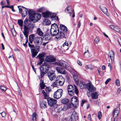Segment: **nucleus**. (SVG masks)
I'll return each mask as SVG.
<instances>
[{"mask_svg":"<svg viewBox=\"0 0 121 121\" xmlns=\"http://www.w3.org/2000/svg\"><path fill=\"white\" fill-rule=\"evenodd\" d=\"M69 45L68 44V43L67 41H65L64 43L63 44V46L64 47L65 46H68Z\"/></svg>","mask_w":121,"mask_h":121,"instance_id":"nucleus-56","label":"nucleus"},{"mask_svg":"<svg viewBox=\"0 0 121 121\" xmlns=\"http://www.w3.org/2000/svg\"><path fill=\"white\" fill-rule=\"evenodd\" d=\"M58 85V83L56 80L54 82L52 85V86L53 87H57Z\"/></svg>","mask_w":121,"mask_h":121,"instance_id":"nucleus-39","label":"nucleus"},{"mask_svg":"<svg viewBox=\"0 0 121 121\" xmlns=\"http://www.w3.org/2000/svg\"><path fill=\"white\" fill-rule=\"evenodd\" d=\"M44 96V98L45 99H47L48 98V95L46 93L45 94H43Z\"/></svg>","mask_w":121,"mask_h":121,"instance_id":"nucleus-55","label":"nucleus"},{"mask_svg":"<svg viewBox=\"0 0 121 121\" xmlns=\"http://www.w3.org/2000/svg\"><path fill=\"white\" fill-rule=\"evenodd\" d=\"M50 31V34L52 36H54L57 35L59 32V30L56 24L54 23L51 25Z\"/></svg>","mask_w":121,"mask_h":121,"instance_id":"nucleus-5","label":"nucleus"},{"mask_svg":"<svg viewBox=\"0 0 121 121\" xmlns=\"http://www.w3.org/2000/svg\"><path fill=\"white\" fill-rule=\"evenodd\" d=\"M91 95L92 99H95L98 98V95L97 92H96L92 93Z\"/></svg>","mask_w":121,"mask_h":121,"instance_id":"nucleus-29","label":"nucleus"},{"mask_svg":"<svg viewBox=\"0 0 121 121\" xmlns=\"http://www.w3.org/2000/svg\"><path fill=\"white\" fill-rule=\"evenodd\" d=\"M30 42L28 43V46L30 48H35V47L34 45H32L30 44Z\"/></svg>","mask_w":121,"mask_h":121,"instance_id":"nucleus-48","label":"nucleus"},{"mask_svg":"<svg viewBox=\"0 0 121 121\" xmlns=\"http://www.w3.org/2000/svg\"><path fill=\"white\" fill-rule=\"evenodd\" d=\"M34 28V26L32 24H29L28 25L24 26L23 31L22 32L25 36L26 39L25 43L26 44H27L28 42V37L29 32L30 31L32 32Z\"/></svg>","mask_w":121,"mask_h":121,"instance_id":"nucleus-1","label":"nucleus"},{"mask_svg":"<svg viewBox=\"0 0 121 121\" xmlns=\"http://www.w3.org/2000/svg\"><path fill=\"white\" fill-rule=\"evenodd\" d=\"M56 14L55 13H53L52 15L51 16V18L53 20H57L58 19V17L56 16Z\"/></svg>","mask_w":121,"mask_h":121,"instance_id":"nucleus-33","label":"nucleus"},{"mask_svg":"<svg viewBox=\"0 0 121 121\" xmlns=\"http://www.w3.org/2000/svg\"><path fill=\"white\" fill-rule=\"evenodd\" d=\"M47 74L48 77L49 78L50 76L53 75H55V74L54 73V71L51 70L48 72Z\"/></svg>","mask_w":121,"mask_h":121,"instance_id":"nucleus-34","label":"nucleus"},{"mask_svg":"<svg viewBox=\"0 0 121 121\" xmlns=\"http://www.w3.org/2000/svg\"><path fill=\"white\" fill-rule=\"evenodd\" d=\"M58 65L66 69H67L68 66V65L66 64L65 62L63 61H59L58 63Z\"/></svg>","mask_w":121,"mask_h":121,"instance_id":"nucleus-17","label":"nucleus"},{"mask_svg":"<svg viewBox=\"0 0 121 121\" xmlns=\"http://www.w3.org/2000/svg\"><path fill=\"white\" fill-rule=\"evenodd\" d=\"M52 36L51 35H50L49 33H46L44 35V38L45 40H49L51 39Z\"/></svg>","mask_w":121,"mask_h":121,"instance_id":"nucleus-26","label":"nucleus"},{"mask_svg":"<svg viewBox=\"0 0 121 121\" xmlns=\"http://www.w3.org/2000/svg\"><path fill=\"white\" fill-rule=\"evenodd\" d=\"M56 77V76L55 74V75H53L50 76L49 78V79L51 81H52L54 80Z\"/></svg>","mask_w":121,"mask_h":121,"instance_id":"nucleus-38","label":"nucleus"},{"mask_svg":"<svg viewBox=\"0 0 121 121\" xmlns=\"http://www.w3.org/2000/svg\"><path fill=\"white\" fill-rule=\"evenodd\" d=\"M56 80L58 83L59 86H62L64 85L65 82V79L61 75L57 76L56 78Z\"/></svg>","mask_w":121,"mask_h":121,"instance_id":"nucleus-6","label":"nucleus"},{"mask_svg":"<svg viewBox=\"0 0 121 121\" xmlns=\"http://www.w3.org/2000/svg\"><path fill=\"white\" fill-rule=\"evenodd\" d=\"M67 33L65 34L64 32L59 31L57 35V36L55 37V38L58 40L60 39H61L64 38L65 34H67Z\"/></svg>","mask_w":121,"mask_h":121,"instance_id":"nucleus-14","label":"nucleus"},{"mask_svg":"<svg viewBox=\"0 0 121 121\" xmlns=\"http://www.w3.org/2000/svg\"><path fill=\"white\" fill-rule=\"evenodd\" d=\"M116 85L118 86H119L120 85V82L119 80L118 79H117L116 80Z\"/></svg>","mask_w":121,"mask_h":121,"instance_id":"nucleus-52","label":"nucleus"},{"mask_svg":"<svg viewBox=\"0 0 121 121\" xmlns=\"http://www.w3.org/2000/svg\"><path fill=\"white\" fill-rule=\"evenodd\" d=\"M31 51L32 56V58L35 57L38 53V52L37 50L35 48L31 49Z\"/></svg>","mask_w":121,"mask_h":121,"instance_id":"nucleus-19","label":"nucleus"},{"mask_svg":"<svg viewBox=\"0 0 121 121\" xmlns=\"http://www.w3.org/2000/svg\"><path fill=\"white\" fill-rule=\"evenodd\" d=\"M37 33L39 35L41 36H43V33L41 30V29L39 28H38L37 29Z\"/></svg>","mask_w":121,"mask_h":121,"instance_id":"nucleus-32","label":"nucleus"},{"mask_svg":"<svg viewBox=\"0 0 121 121\" xmlns=\"http://www.w3.org/2000/svg\"><path fill=\"white\" fill-rule=\"evenodd\" d=\"M102 116V113L100 111L98 113V117L99 119H100Z\"/></svg>","mask_w":121,"mask_h":121,"instance_id":"nucleus-41","label":"nucleus"},{"mask_svg":"<svg viewBox=\"0 0 121 121\" xmlns=\"http://www.w3.org/2000/svg\"><path fill=\"white\" fill-rule=\"evenodd\" d=\"M47 102L44 101H41L40 102V106L42 108H45L47 107L46 106Z\"/></svg>","mask_w":121,"mask_h":121,"instance_id":"nucleus-23","label":"nucleus"},{"mask_svg":"<svg viewBox=\"0 0 121 121\" xmlns=\"http://www.w3.org/2000/svg\"><path fill=\"white\" fill-rule=\"evenodd\" d=\"M18 23L20 26H23V21L21 20H18Z\"/></svg>","mask_w":121,"mask_h":121,"instance_id":"nucleus-40","label":"nucleus"},{"mask_svg":"<svg viewBox=\"0 0 121 121\" xmlns=\"http://www.w3.org/2000/svg\"><path fill=\"white\" fill-rule=\"evenodd\" d=\"M44 9L43 7H41L38 9V11L39 12H41L43 11Z\"/></svg>","mask_w":121,"mask_h":121,"instance_id":"nucleus-49","label":"nucleus"},{"mask_svg":"<svg viewBox=\"0 0 121 121\" xmlns=\"http://www.w3.org/2000/svg\"><path fill=\"white\" fill-rule=\"evenodd\" d=\"M118 41L120 45L121 46V38L120 37H119L118 38Z\"/></svg>","mask_w":121,"mask_h":121,"instance_id":"nucleus-53","label":"nucleus"},{"mask_svg":"<svg viewBox=\"0 0 121 121\" xmlns=\"http://www.w3.org/2000/svg\"><path fill=\"white\" fill-rule=\"evenodd\" d=\"M28 11L27 9H26L22 10L21 12H19V13H20L22 17H24L27 15Z\"/></svg>","mask_w":121,"mask_h":121,"instance_id":"nucleus-24","label":"nucleus"},{"mask_svg":"<svg viewBox=\"0 0 121 121\" xmlns=\"http://www.w3.org/2000/svg\"><path fill=\"white\" fill-rule=\"evenodd\" d=\"M29 21V20L28 19H26L24 21V24L26 25H28H28H27V24L28 23V22ZM31 24H32L33 25V24L32 23H31ZM34 26V25H33Z\"/></svg>","mask_w":121,"mask_h":121,"instance_id":"nucleus-42","label":"nucleus"},{"mask_svg":"<svg viewBox=\"0 0 121 121\" xmlns=\"http://www.w3.org/2000/svg\"><path fill=\"white\" fill-rule=\"evenodd\" d=\"M0 87L1 89L3 91H5L7 90L6 88L4 86H1Z\"/></svg>","mask_w":121,"mask_h":121,"instance_id":"nucleus-46","label":"nucleus"},{"mask_svg":"<svg viewBox=\"0 0 121 121\" xmlns=\"http://www.w3.org/2000/svg\"><path fill=\"white\" fill-rule=\"evenodd\" d=\"M42 14L43 17L45 18H47L49 17H51L52 15L51 13L48 11L43 13Z\"/></svg>","mask_w":121,"mask_h":121,"instance_id":"nucleus-20","label":"nucleus"},{"mask_svg":"<svg viewBox=\"0 0 121 121\" xmlns=\"http://www.w3.org/2000/svg\"><path fill=\"white\" fill-rule=\"evenodd\" d=\"M43 41L42 38L41 37H35L33 42L35 44L40 45L42 43Z\"/></svg>","mask_w":121,"mask_h":121,"instance_id":"nucleus-10","label":"nucleus"},{"mask_svg":"<svg viewBox=\"0 0 121 121\" xmlns=\"http://www.w3.org/2000/svg\"><path fill=\"white\" fill-rule=\"evenodd\" d=\"M63 91V90L61 89H58L54 93V98L57 99L60 98L61 96Z\"/></svg>","mask_w":121,"mask_h":121,"instance_id":"nucleus-8","label":"nucleus"},{"mask_svg":"<svg viewBox=\"0 0 121 121\" xmlns=\"http://www.w3.org/2000/svg\"><path fill=\"white\" fill-rule=\"evenodd\" d=\"M50 68V65L46 63L43 64L40 67V76L42 78L48 71Z\"/></svg>","mask_w":121,"mask_h":121,"instance_id":"nucleus-4","label":"nucleus"},{"mask_svg":"<svg viewBox=\"0 0 121 121\" xmlns=\"http://www.w3.org/2000/svg\"><path fill=\"white\" fill-rule=\"evenodd\" d=\"M121 90V88H119L117 92V94H119Z\"/></svg>","mask_w":121,"mask_h":121,"instance_id":"nucleus-60","label":"nucleus"},{"mask_svg":"<svg viewBox=\"0 0 121 121\" xmlns=\"http://www.w3.org/2000/svg\"><path fill=\"white\" fill-rule=\"evenodd\" d=\"M115 26L113 25H110V27L111 29H112L113 30H114V28L115 27Z\"/></svg>","mask_w":121,"mask_h":121,"instance_id":"nucleus-57","label":"nucleus"},{"mask_svg":"<svg viewBox=\"0 0 121 121\" xmlns=\"http://www.w3.org/2000/svg\"><path fill=\"white\" fill-rule=\"evenodd\" d=\"M86 102V100H82V103L81 104V106H83V104L85 103V102Z\"/></svg>","mask_w":121,"mask_h":121,"instance_id":"nucleus-58","label":"nucleus"},{"mask_svg":"<svg viewBox=\"0 0 121 121\" xmlns=\"http://www.w3.org/2000/svg\"><path fill=\"white\" fill-rule=\"evenodd\" d=\"M46 53L44 52H43L41 53H39L36 57V58H38L40 60V62L37 63L38 65H40L42 64L43 62L44 61V59L43 58Z\"/></svg>","mask_w":121,"mask_h":121,"instance_id":"nucleus-9","label":"nucleus"},{"mask_svg":"<svg viewBox=\"0 0 121 121\" xmlns=\"http://www.w3.org/2000/svg\"><path fill=\"white\" fill-rule=\"evenodd\" d=\"M46 22V24L47 25H49L51 24V22L48 19H46L45 20Z\"/></svg>","mask_w":121,"mask_h":121,"instance_id":"nucleus-44","label":"nucleus"},{"mask_svg":"<svg viewBox=\"0 0 121 121\" xmlns=\"http://www.w3.org/2000/svg\"><path fill=\"white\" fill-rule=\"evenodd\" d=\"M70 119L71 121H77L78 119V116L76 112L74 111L71 115Z\"/></svg>","mask_w":121,"mask_h":121,"instance_id":"nucleus-15","label":"nucleus"},{"mask_svg":"<svg viewBox=\"0 0 121 121\" xmlns=\"http://www.w3.org/2000/svg\"><path fill=\"white\" fill-rule=\"evenodd\" d=\"M69 100L67 98H65L63 99L61 101V103L63 104H65L69 102Z\"/></svg>","mask_w":121,"mask_h":121,"instance_id":"nucleus-36","label":"nucleus"},{"mask_svg":"<svg viewBox=\"0 0 121 121\" xmlns=\"http://www.w3.org/2000/svg\"><path fill=\"white\" fill-rule=\"evenodd\" d=\"M114 30L116 32L120 33L121 34V29L119 27L117 26H115Z\"/></svg>","mask_w":121,"mask_h":121,"instance_id":"nucleus-35","label":"nucleus"},{"mask_svg":"<svg viewBox=\"0 0 121 121\" xmlns=\"http://www.w3.org/2000/svg\"><path fill=\"white\" fill-rule=\"evenodd\" d=\"M67 90L69 94L71 96L73 95L74 93L77 95L78 93V91L77 86L75 85H73V86L71 85H68Z\"/></svg>","mask_w":121,"mask_h":121,"instance_id":"nucleus-3","label":"nucleus"},{"mask_svg":"<svg viewBox=\"0 0 121 121\" xmlns=\"http://www.w3.org/2000/svg\"><path fill=\"white\" fill-rule=\"evenodd\" d=\"M86 87L90 92H92L95 91V88L93 87L92 84L88 83L86 84Z\"/></svg>","mask_w":121,"mask_h":121,"instance_id":"nucleus-12","label":"nucleus"},{"mask_svg":"<svg viewBox=\"0 0 121 121\" xmlns=\"http://www.w3.org/2000/svg\"><path fill=\"white\" fill-rule=\"evenodd\" d=\"M67 109H68V108L67 107L66 105H65L64 107L62 109V110H63L64 111L66 110Z\"/></svg>","mask_w":121,"mask_h":121,"instance_id":"nucleus-51","label":"nucleus"},{"mask_svg":"<svg viewBox=\"0 0 121 121\" xmlns=\"http://www.w3.org/2000/svg\"><path fill=\"white\" fill-rule=\"evenodd\" d=\"M73 79L75 82L77 84H78L79 83L78 78V75L77 73H75L73 75Z\"/></svg>","mask_w":121,"mask_h":121,"instance_id":"nucleus-28","label":"nucleus"},{"mask_svg":"<svg viewBox=\"0 0 121 121\" xmlns=\"http://www.w3.org/2000/svg\"><path fill=\"white\" fill-rule=\"evenodd\" d=\"M1 46L2 47V49L3 50H4V49L5 48H4V46L3 44V43H1Z\"/></svg>","mask_w":121,"mask_h":121,"instance_id":"nucleus-64","label":"nucleus"},{"mask_svg":"<svg viewBox=\"0 0 121 121\" xmlns=\"http://www.w3.org/2000/svg\"><path fill=\"white\" fill-rule=\"evenodd\" d=\"M100 40V39L98 38H96L94 40V42L96 43H98Z\"/></svg>","mask_w":121,"mask_h":121,"instance_id":"nucleus-47","label":"nucleus"},{"mask_svg":"<svg viewBox=\"0 0 121 121\" xmlns=\"http://www.w3.org/2000/svg\"><path fill=\"white\" fill-rule=\"evenodd\" d=\"M18 8L19 9V12H21L22 10L26 9H27L26 8L23 7L22 6H17Z\"/></svg>","mask_w":121,"mask_h":121,"instance_id":"nucleus-37","label":"nucleus"},{"mask_svg":"<svg viewBox=\"0 0 121 121\" xmlns=\"http://www.w3.org/2000/svg\"><path fill=\"white\" fill-rule=\"evenodd\" d=\"M108 56L110 58L111 61L114 60V53L112 51H110L109 52Z\"/></svg>","mask_w":121,"mask_h":121,"instance_id":"nucleus-21","label":"nucleus"},{"mask_svg":"<svg viewBox=\"0 0 121 121\" xmlns=\"http://www.w3.org/2000/svg\"><path fill=\"white\" fill-rule=\"evenodd\" d=\"M36 114L35 112H34L32 114V116L33 117H36Z\"/></svg>","mask_w":121,"mask_h":121,"instance_id":"nucleus-62","label":"nucleus"},{"mask_svg":"<svg viewBox=\"0 0 121 121\" xmlns=\"http://www.w3.org/2000/svg\"><path fill=\"white\" fill-rule=\"evenodd\" d=\"M99 8L107 16H108V12L107 8L104 6H100Z\"/></svg>","mask_w":121,"mask_h":121,"instance_id":"nucleus-22","label":"nucleus"},{"mask_svg":"<svg viewBox=\"0 0 121 121\" xmlns=\"http://www.w3.org/2000/svg\"><path fill=\"white\" fill-rule=\"evenodd\" d=\"M31 66L32 67V68L33 70L34 71V72H35V73H36V71L35 70V69L34 67V65H31Z\"/></svg>","mask_w":121,"mask_h":121,"instance_id":"nucleus-63","label":"nucleus"},{"mask_svg":"<svg viewBox=\"0 0 121 121\" xmlns=\"http://www.w3.org/2000/svg\"><path fill=\"white\" fill-rule=\"evenodd\" d=\"M47 102L48 104L50 106H53L57 102L56 99L49 97L48 99Z\"/></svg>","mask_w":121,"mask_h":121,"instance_id":"nucleus-11","label":"nucleus"},{"mask_svg":"<svg viewBox=\"0 0 121 121\" xmlns=\"http://www.w3.org/2000/svg\"><path fill=\"white\" fill-rule=\"evenodd\" d=\"M34 35L32 34L30 35L29 37V39L30 43L31 44H32L33 42H34V38H35Z\"/></svg>","mask_w":121,"mask_h":121,"instance_id":"nucleus-27","label":"nucleus"},{"mask_svg":"<svg viewBox=\"0 0 121 121\" xmlns=\"http://www.w3.org/2000/svg\"><path fill=\"white\" fill-rule=\"evenodd\" d=\"M79 86L80 88L81 89L85 88H86V85L85 82L82 81L80 82Z\"/></svg>","mask_w":121,"mask_h":121,"instance_id":"nucleus-30","label":"nucleus"},{"mask_svg":"<svg viewBox=\"0 0 121 121\" xmlns=\"http://www.w3.org/2000/svg\"><path fill=\"white\" fill-rule=\"evenodd\" d=\"M45 90L46 92L47 93L49 92L51 90V89L50 87H47L46 88Z\"/></svg>","mask_w":121,"mask_h":121,"instance_id":"nucleus-43","label":"nucleus"},{"mask_svg":"<svg viewBox=\"0 0 121 121\" xmlns=\"http://www.w3.org/2000/svg\"><path fill=\"white\" fill-rule=\"evenodd\" d=\"M59 29L60 31L64 32L65 34L67 33V28L65 25L62 24L60 25Z\"/></svg>","mask_w":121,"mask_h":121,"instance_id":"nucleus-18","label":"nucleus"},{"mask_svg":"<svg viewBox=\"0 0 121 121\" xmlns=\"http://www.w3.org/2000/svg\"><path fill=\"white\" fill-rule=\"evenodd\" d=\"M0 114L2 117H5L6 116V113L5 112H3L0 113Z\"/></svg>","mask_w":121,"mask_h":121,"instance_id":"nucleus-45","label":"nucleus"},{"mask_svg":"<svg viewBox=\"0 0 121 121\" xmlns=\"http://www.w3.org/2000/svg\"><path fill=\"white\" fill-rule=\"evenodd\" d=\"M56 68V70L58 73L64 74H65L66 73L65 70L64 69L60 67H58Z\"/></svg>","mask_w":121,"mask_h":121,"instance_id":"nucleus-16","label":"nucleus"},{"mask_svg":"<svg viewBox=\"0 0 121 121\" xmlns=\"http://www.w3.org/2000/svg\"><path fill=\"white\" fill-rule=\"evenodd\" d=\"M45 60L47 62H52L55 61L56 59L53 56H46L45 59Z\"/></svg>","mask_w":121,"mask_h":121,"instance_id":"nucleus-13","label":"nucleus"},{"mask_svg":"<svg viewBox=\"0 0 121 121\" xmlns=\"http://www.w3.org/2000/svg\"><path fill=\"white\" fill-rule=\"evenodd\" d=\"M29 18L32 21L35 22L38 21L40 19L41 15L39 13H36L33 10L29 9L28 11Z\"/></svg>","mask_w":121,"mask_h":121,"instance_id":"nucleus-2","label":"nucleus"},{"mask_svg":"<svg viewBox=\"0 0 121 121\" xmlns=\"http://www.w3.org/2000/svg\"><path fill=\"white\" fill-rule=\"evenodd\" d=\"M111 79L110 78L107 79L105 82V84L106 85L108 83L111 81Z\"/></svg>","mask_w":121,"mask_h":121,"instance_id":"nucleus-50","label":"nucleus"},{"mask_svg":"<svg viewBox=\"0 0 121 121\" xmlns=\"http://www.w3.org/2000/svg\"><path fill=\"white\" fill-rule=\"evenodd\" d=\"M120 109V108H119V109H115L112 112V115L113 117H114L115 115H116V116L115 117H117L118 114L119 113Z\"/></svg>","mask_w":121,"mask_h":121,"instance_id":"nucleus-25","label":"nucleus"},{"mask_svg":"<svg viewBox=\"0 0 121 121\" xmlns=\"http://www.w3.org/2000/svg\"><path fill=\"white\" fill-rule=\"evenodd\" d=\"M67 107L68 108V109L70 108L71 107V104L70 103H69L66 105Z\"/></svg>","mask_w":121,"mask_h":121,"instance_id":"nucleus-54","label":"nucleus"},{"mask_svg":"<svg viewBox=\"0 0 121 121\" xmlns=\"http://www.w3.org/2000/svg\"><path fill=\"white\" fill-rule=\"evenodd\" d=\"M77 63L79 65L81 66L82 65V62H80L79 60H78L77 61Z\"/></svg>","mask_w":121,"mask_h":121,"instance_id":"nucleus-59","label":"nucleus"},{"mask_svg":"<svg viewBox=\"0 0 121 121\" xmlns=\"http://www.w3.org/2000/svg\"><path fill=\"white\" fill-rule=\"evenodd\" d=\"M5 3L4 1H2L0 3V4L1 6H3L4 5Z\"/></svg>","mask_w":121,"mask_h":121,"instance_id":"nucleus-61","label":"nucleus"},{"mask_svg":"<svg viewBox=\"0 0 121 121\" xmlns=\"http://www.w3.org/2000/svg\"><path fill=\"white\" fill-rule=\"evenodd\" d=\"M78 100L77 97H73L71 100V104L73 106L76 108L78 105Z\"/></svg>","mask_w":121,"mask_h":121,"instance_id":"nucleus-7","label":"nucleus"},{"mask_svg":"<svg viewBox=\"0 0 121 121\" xmlns=\"http://www.w3.org/2000/svg\"><path fill=\"white\" fill-rule=\"evenodd\" d=\"M40 87L41 89H43L46 86L45 83H44L43 81L40 80Z\"/></svg>","mask_w":121,"mask_h":121,"instance_id":"nucleus-31","label":"nucleus"}]
</instances>
